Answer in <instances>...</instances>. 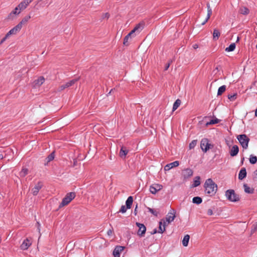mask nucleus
I'll list each match as a JSON object with an SVG mask.
<instances>
[{
  "mask_svg": "<svg viewBox=\"0 0 257 257\" xmlns=\"http://www.w3.org/2000/svg\"><path fill=\"white\" fill-rule=\"evenodd\" d=\"M244 157H243V158L241 159V164H243V161H244Z\"/></svg>",
  "mask_w": 257,
  "mask_h": 257,
  "instance_id": "nucleus-56",
  "label": "nucleus"
},
{
  "mask_svg": "<svg viewBox=\"0 0 257 257\" xmlns=\"http://www.w3.org/2000/svg\"><path fill=\"white\" fill-rule=\"evenodd\" d=\"M110 17V15L108 13H105L102 14V19H104L105 18H106L108 19Z\"/></svg>",
  "mask_w": 257,
  "mask_h": 257,
  "instance_id": "nucleus-46",
  "label": "nucleus"
},
{
  "mask_svg": "<svg viewBox=\"0 0 257 257\" xmlns=\"http://www.w3.org/2000/svg\"><path fill=\"white\" fill-rule=\"evenodd\" d=\"M220 36V32L217 29H214L213 33V39L214 41L217 40L219 37Z\"/></svg>",
  "mask_w": 257,
  "mask_h": 257,
  "instance_id": "nucleus-24",
  "label": "nucleus"
},
{
  "mask_svg": "<svg viewBox=\"0 0 257 257\" xmlns=\"http://www.w3.org/2000/svg\"><path fill=\"white\" fill-rule=\"evenodd\" d=\"M44 77L43 76H40L34 81V84L35 87H39L44 82Z\"/></svg>",
  "mask_w": 257,
  "mask_h": 257,
  "instance_id": "nucleus-18",
  "label": "nucleus"
},
{
  "mask_svg": "<svg viewBox=\"0 0 257 257\" xmlns=\"http://www.w3.org/2000/svg\"><path fill=\"white\" fill-rule=\"evenodd\" d=\"M21 25H19L18 24L14 27L13 29L10 30L7 33V36L9 37L10 36L13 34H17L18 32H19L21 30Z\"/></svg>",
  "mask_w": 257,
  "mask_h": 257,
  "instance_id": "nucleus-13",
  "label": "nucleus"
},
{
  "mask_svg": "<svg viewBox=\"0 0 257 257\" xmlns=\"http://www.w3.org/2000/svg\"><path fill=\"white\" fill-rule=\"evenodd\" d=\"M179 165V162L178 161H176L172 163H171L170 164L166 165L164 167V169L165 171H169V170L173 168V167H177Z\"/></svg>",
  "mask_w": 257,
  "mask_h": 257,
  "instance_id": "nucleus-16",
  "label": "nucleus"
},
{
  "mask_svg": "<svg viewBox=\"0 0 257 257\" xmlns=\"http://www.w3.org/2000/svg\"><path fill=\"white\" fill-rule=\"evenodd\" d=\"M137 208H138V204L136 205V207H135V208L134 209V214L135 215H136L138 213Z\"/></svg>",
  "mask_w": 257,
  "mask_h": 257,
  "instance_id": "nucleus-51",
  "label": "nucleus"
},
{
  "mask_svg": "<svg viewBox=\"0 0 257 257\" xmlns=\"http://www.w3.org/2000/svg\"><path fill=\"white\" fill-rule=\"evenodd\" d=\"M219 121H220L219 119H218L217 118H215L214 119H211L210 121L207 122L206 123V125L208 126L209 125L216 124V123H218V122H219Z\"/></svg>",
  "mask_w": 257,
  "mask_h": 257,
  "instance_id": "nucleus-36",
  "label": "nucleus"
},
{
  "mask_svg": "<svg viewBox=\"0 0 257 257\" xmlns=\"http://www.w3.org/2000/svg\"><path fill=\"white\" fill-rule=\"evenodd\" d=\"M113 232V228H112L111 229H110L107 231V234L108 236H111V235H112Z\"/></svg>",
  "mask_w": 257,
  "mask_h": 257,
  "instance_id": "nucleus-49",
  "label": "nucleus"
},
{
  "mask_svg": "<svg viewBox=\"0 0 257 257\" xmlns=\"http://www.w3.org/2000/svg\"><path fill=\"white\" fill-rule=\"evenodd\" d=\"M175 213L176 211L173 209H171L168 213L166 217V221L168 222V223H171L174 220L175 218L176 217Z\"/></svg>",
  "mask_w": 257,
  "mask_h": 257,
  "instance_id": "nucleus-10",
  "label": "nucleus"
},
{
  "mask_svg": "<svg viewBox=\"0 0 257 257\" xmlns=\"http://www.w3.org/2000/svg\"><path fill=\"white\" fill-rule=\"evenodd\" d=\"M237 93H234L233 94H228L227 97L230 101H234L236 99Z\"/></svg>",
  "mask_w": 257,
  "mask_h": 257,
  "instance_id": "nucleus-40",
  "label": "nucleus"
},
{
  "mask_svg": "<svg viewBox=\"0 0 257 257\" xmlns=\"http://www.w3.org/2000/svg\"><path fill=\"white\" fill-rule=\"evenodd\" d=\"M43 186V182L41 181H39L32 190L33 195L36 196L39 193V190L42 188Z\"/></svg>",
  "mask_w": 257,
  "mask_h": 257,
  "instance_id": "nucleus-11",
  "label": "nucleus"
},
{
  "mask_svg": "<svg viewBox=\"0 0 257 257\" xmlns=\"http://www.w3.org/2000/svg\"><path fill=\"white\" fill-rule=\"evenodd\" d=\"M148 211L153 214L155 216L157 217L159 214V212L157 211L156 210L151 208L150 207H147Z\"/></svg>",
  "mask_w": 257,
  "mask_h": 257,
  "instance_id": "nucleus-39",
  "label": "nucleus"
},
{
  "mask_svg": "<svg viewBox=\"0 0 257 257\" xmlns=\"http://www.w3.org/2000/svg\"><path fill=\"white\" fill-rule=\"evenodd\" d=\"M197 142V140H193V141H192L189 144V149H193L195 147V146L196 145Z\"/></svg>",
  "mask_w": 257,
  "mask_h": 257,
  "instance_id": "nucleus-41",
  "label": "nucleus"
},
{
  "mask_svg": "<svg viewBox=\"0 0 257 257\" xmlns=\"http://www.w3.org/2000/svg\"><path fill=\"white\" fill-rule=\"evenodd\" d=\"M80 79V77H78L76 78L73 79L69 81L68 82H66L65 84L62 85L60 86L59 89L60 91L63 90L66 88H68L69 87H70L72 85H73L76 82H77L78 80H79Z\"/></svg>",
  "mask_w": 257,
  "mask_h": 257,
  "instance_id": "nucleus-7",
  "label": "nucleus"
},
{
  "mask_svg": "<svg viewBox=\"0 0 257 257\" xmlns=\"http://www.w3.org/2000/svg\"><path fill=\"white\" fill-rule=\"evenodd\" d=\"M207 214L208 215H209V216L212 215L213 214L212 210L211 209H208Z\"/></svg>",
  "mask_w": 257,
  "mask_h": 257,
  "instance_id": "nucleus-50",
  "label": "nucleus"
},
{
  "mask_svg": "<svg viewBox=\"0 0 257 257\" xmlns=\"http://www.w3.org/2000/svg\"><path fill=\"white\" fill-rule=\"evenodd\" d=\"M144 23L143 22L140 23L128 33V36L133 37H135L136 36L135 33H139L144 29Z\"/></svg>",
  "mask_w": 257,
  "mask_h": 257,
  "instance_id": "nucleus-6",
  "label": "nucleus"
},
{
  "mask_svg": "<svg viewBox=\"0 0 257 257\" xmlns=\"http://www.w3.org/2000/svg\"><path fill=\"white\" fill-rule=\"evenodd\" d=\"M236 47L235 43H231L230 45L225 48V51L226 52H232L234 50Z\"/></svg>",
  "mask_w": 257,
  "mask_h": 257,
  "instance_id": "nucleus-33",
  "label": "nucleus"
},
{
  "mask_svg": "<svg viewBox=\"0 0 257 257\" xmlns=\"http://www.w3.org/2000/svg\"><path fill=\"white\" fill-rule=\"evenodd\" d=\"M55 157V152H52L50 154H49L47 157L45 159L46 163H45V165L48 164V163L51 161H52Z\"/></svg>",
  "mask_w": 257,
  "mask_h": 257,
  "instance_id": "nucleus-25",
  "label": "nucleus"
},
{
  "mask_svg": "<svg viewBox=\"0 0 257 257\" xmlns=\"http://www.w3.org/2000/svg\"><path fill=\"white\" fill-rule=\"evenodd\" d=\"M126 37H127L129 39L132 38V36H128V34L126 36Z\"/></svg>",
  "mask_w": 257,
  "mask_h": 257,
  "instance_id": "nucleus-58",
  "label": "nucleus"
},
{
  "mask_svg": "<svg viewBox=\"0 0 257 257\" xmlns=\"http://www.w3.org/2000/svg\"><path fill=\"white\" fill-rule=\"evenodd\" d=\"M136 224L137 226L139 227L137 234L140 237L144 236L146 232V227L144 224L139 222H136Z\"/></svg>",
  "mask_w": 257,
  "mask_h": 257,
  "instance_id": "nucleus-8",
  "label": "nucleus"
},
{
  "mask_svg": "<svg viewBox=\"0 0 257 257\" xmlns=\"http://www.w3.org/2000/svg\"><path fill=\"white\" fill-rule=\"evenodd\" d=\"M239 39H240L239 37H237V38L236 42H237L238 41H239Z\"/></svg>",
  "mask_w": 257,
  "mask_h": 257,
  "instance_id": "nucleus-59",
  "label": "nucleus"
},
{
  "mask_svg": "<svg viewBox=\"0 0 257 257\" xmlns=\"http://www.w3.org/2000/svg\"><path fill=\"white\" fill-rule=\"evenodd\" d=\"M8 38L9 37L6 34V36L1 40L0 42V45H2Z\"/></svg>",
  "mask_w": 257,
  "mask_h": 257,
  "instance_id": "nucleus-48",
  "label": "nucleus"
},
{
  "mask_svg": "<svg viewBox=\"0 0 257 257\" xmlns=\"http://www.w3.org/2000/svg\"><path fill=\"white\" fill-rule=\"evenodd\" d=\"M15 15L13 14V13L11 12V13L8 15L7 17V19L8 20H13L15 17Z\"/></svg>",
  "mask_w": 257,
  "mask_h": 257,
  "instance_id": "nucleus-45",
  "label": "nucleus"
},
{
  "mask_svg": "<svg viewBox=\"0 0 257 257\" xmlns=\"http://www.w3.org/2000/svg\"><path fill=\"white\" fill-rule=\"evenodd\" d=\"M158 232V230L156 228L153 229V230L151 232V234H154Z\"/></svg>",
  "mask_w": 257,
  "mask_h": 257,
  "instance_id": "nucleus-53",
  "label": "nucleus"
},
{
  "mask_svg": "<svg viewBox=\"0 0 257 257\" xmlns=\"http://www.w3.org/2000/svg\"><path fill=\"white\" fill-rule=\"evenodd\" d=\"M133 203V197L132 196H129L125 201V206L128 209H130L132 207Z\"/></svg>",
  "mask_w": 257,
  "mask_h": 257,
  "instance_id": "nucleus-23",
  "label": "nucleus"
},
{
  "mask_svg": "<svg viewBox=\"0 0 257 257\" xmlns=\"http://www.w3.org/2000/svg\"><path fill=\"white\" fill-rule=\"evenodd\" d=\"M4 158V156L3 154H0V160H2Z\"/></svg>",
  "mask_w": 257,
  "mask_h": 257,
  "instance_id": "nucleus-55",
  "label": "nucleus"
},
{
  "mask_svg": "<svg viewBox=\"0 0 257 257\" xmlns=\"http://www.w3.org/2000/svg\"><path fill=\"white\" fill-rule=\"evenodd\" d=\"M33 0H24L21 2L19 5L20 10H23L25 9L30 4Z\"/></svg>",
  "mask_w": 257,
  "mask_h": 257,
  "instance_id": "nucleus-14",
  "label": "nucleus"
},
{
  "mask_svg": "<svg viewBox=\"0 0 257 257\" xmlns=\"http://www.w3.org/2000/svg\"><path fill=\"white\" fill-rule=\"evenodd\" d=\"M128 152V150L127 148L125 147L122 146L119 152V156L122 158H125Z\"/></svg>",
  "mask_w": 257,
  "mask_h": 257,
  "instance_id": "nucleus-20",
  "label": "nucleus"
},
{
  "mask_svg": "<svg viewBox=\"0 0 257 257\" xmlns=\"http://www.w3.org/2000/svg\"><path fill=\"white\" fill-rule=\"evenodd\" d=\"M31 245V243L28 239L24 240L21 245V248L23 250H26Z\"/></svg>",
  "mask_w": 257,
  "mask_h": 257,
  "instance_id": "nucleus-22",
  "label": "nucleus"
},
{
  "mask_svg": "<svg viewBox=\"0 0 257 257\" xmlns=\"http://www.w3.org/2000/svg\"><path fill=\"white\" fill-rule=\"evenodd\" d=\"M204 187L205 188V194L210 197L214 196L217 190V184L210 178L205 181Z\"/></svg>",
  "mask_w": 257,
  "mask_h": 257,
  "instance_id": "nucleus-1",
  "label": "nucleus"
},
{
  "mask_svg": "<svg viewBox=\"0 0 257 257\" xmlns=\"http://www.w3.org/2000/svg\"><path fill=\"white\" fill-rule=\"evenodd\" d=\"M239 12L242 15H246L249 13V10L246 7H242L240 8Z\"/></svg>",
  "mask_w": 257,
  "mask_h": 257,
  "instance_id": "nucleus-32",
  "label": "nucleus"
},
{
  "mask_svg": "<svg viewBox=\"0 0 257 257\" xmlns=\"http://www.w3.org/2000/svg\"><path fill=\"white\" fill-rule=\"evenodd\" d=\"M2 240V239H1V237L0 236V242Z\"/></svg>",
  "mask_w": 257,
  "mask_h": 257,
  "instance_id": "nucleus-62",
  "label": "nucleus"
},
{
  "mask_svg": "<svg viewBox=\"0 0 257 257\" xmlns=\"http://www.w3.org/2000/svg\"><path fill=\"white\" fill-rule=\"evenodd\" d=\"M213 145L209 143V140L207 139L204 138L202 139L200 142V147L202 150L206 153L210 149L212 148Z\"/></svg>",
  "mask_w": 257,
  "mask_h": 257,
  "instance_id": "nucleus-5",
  "label": "nucleus"
},
{
  "mask_svg": "<svg viewBox=\"0 0 257 257\" xmlns=\"http://www.w3.org/2000/svg\"><path fill=\"white\" fill-rule=\"evenodd\" d=\"M243 187L244 189L245 192L248 193V194H252L254 192V189L253 188H250L249 187L247 186L246 184H243Z\"/></svg>",
  "mask_w": 257,
  "mask_h": 257,
  "instance_id": "nucleus-27",
  "label": "nucleus"
},
{
  "mask_svg": "<svg viewBox=\"0 0 257 257\" xmlns=\"http://www.w3.org/2000/svg\"><path fill=\"white\" fill-rule=\"evenodd\" d=\"M197 47H198V46L197 45H195L194 46V48H197Z\"/></svg>",
  "mask_w": 257,
  "mask_h": 257,
  "instance_id": "nucleus-61",
  "label": "nucleus"
},
{
  "mask_svg": "<svg viewBox=\"0 0 257 257\" xmlns=\"http://www.w3.org/2000/svg\"><path fill=\"white\" fill-rule=\"evenodd\" d=\"M202 202V199L199 196H196L193 198L192 199V202L194 204H196L197 205H199L201 204Z\"/></svg>",
  "mask_w": 257,
  "mask_h": 257,
  "instance_id": "nucleus-28",
  "label": "nucleus"
},
{
  "mask_svg": "<svg viewBox=\"0 0 257 257\" xmlns=\"http://www.w3.org/2000/svg\"><path fill=\"white\" fill-rule=\"evenodd\" d=\"M172 62V60H170L169 61L168 63H167L166 64V66L165 67V69H164V70L165 71H166L168 69V68H169L170 66V64Z\"/></svg>",
  "mask_w": 257,
  "mask_h": 257,
  "instance_id": "nucleus-47",
  "label": "nucleus"
},
{
  "mask_svg": "<svg viewBox=\"0 0 257 257\" xmlns=\"http://www.w3.org/2000/svg\"><path fill=\"white\" fill-rule=\"evenodd\" d=\"M31 18L30 16H26L18 24L19 25H21V28H22L23 25L26 23H27L28 20Z\"/></svg>",
  "mask_w": 257,
  "mask_h": 257,
  "instance_id": "nucleus-34",
  "label": "nucleus"
},
{
  "mask_svg": "<svg viewBox=\"0 0 257 257\" xmlns=\"http://www.w3.org/2000/svg\"><path fill=\"white\" fill-rule=\"evenodd\" d=\"M128 39L129 38H128L127 37H125L124 38V39H123V45H125V46H128L129 45V43H128Z\"/></svg>",
  "mask_w": 257,
  "mask_h": 257,
  "instance_id": "nucleus-44",
  "label": "nucleus"
},
{
  "mask_svg": "<svg viewBox=\"0 0 257 257\" xmlns=\"http://www.w3.org/2000/svg\"><path fill=\"white\" fill-rule=\"evenodd\" d=\"M239 152V148L237 145H233L230 150L229 153L231 157L236 156Z\"/></svg>",
  "mask_w": 257,
  "mask_h": 257,
  "instance_id": "nucleus-17",
  "label": "nucleus"
},
{
  "mask_svg": "<svg viewBox=\"0 0 257 257\" xmlns=\"http://www.w3.org/2000/svg\"><path fill=\"white\" fill-rule=\"evenodd\" d=\"M189 239H190L189 235L186 234L184 236V238L182 240V244L184 246H188Z\"/></svg>",
  "mask_w": 257,
  "mask_h": 257,
  "instance_id": "nucleus-26",
  "label": "nucleus"
},
{
  "mask_svg": "<svg viewBox=\"0 0 257 257\" xmlns=\"http://www.w3.org/2000/svg\"><path fill=\"white\" fill-rule=\"evenodd\" d=\"M249 160L251 164H255L257 162V157L253 155H251Z\"/></svg>",
  "mask_w": 257,
  "mask_h": 257,
  "instance_id": "nucleus-37",
  "label": "nucleus"
},
{
  "mask_svg": "<svg viewBox=\"0 0 257 257\" xmlns=\"http://www.w3.org/2000/svg\"><path fill=\"white\" fill-rule=\"evenodd\" d=\"M28 173V169L27 168H23L20 172V176L21 177H25Z\"/></svg>",
  "mask_w": 257,
  "mask_h": 257,
  "instance_id": "nucleus-38",
  "label": "nucleus"
},
{
  "mask_svg": "<svg viewBox=\"0 0 257 257\" xmlns=\"http://www.w3.org/2000/svg\"><path fill=\"white\" fill-rule=\"evenodd\" d=\"M21 11L19 10V8L18 7V6L15 8V9L12 11L13 13V14L15 15L16 16L17 15H19L21 13Z\"/></svg>",
  "mask_w": 257,
  "mask_h": 257,
  "instance_id": "nucleus-42",
  "label": "nucleus"
},
{
  "mask_svg": "<svg viewBox=\"0 0 257 257\" xmlns=\"http://www.w3.org/2000/svg\"><path fill=\"white\" fill-rule=\"evenodd\" d=\"M77 160L76 159H73V167H75L77 165Z\"/></svg>",
  "mask_w": 257,
  "mask_h": 257,
  "instance_id": "nucleus-52",
  "label": "nucleus"
},
{
  "mask_svg": "<svg viewBox=\"0 0 257 257\" xmlns=\"http://www.w3.org/2000/svg\"><path fill=\"white\" fill-rule=\"evenodd\" d=\"M207 17L206 20L201 24L202 25H204L209 19L211 15H212V10L210 7L209 4L208 3L207 4Z\"/></svg>",
  "mask_w": 257,
  "mask_h": 257,
  "instance_id": "nucleus-21",
  "label": "nucleus"
},
{
  "mask_svg": "<svg viewBox=\"0 0 257 257\" xmlns=\"http://www.w3.org/2000/svg\"><path fill=\"white\" fill-rule=\"evenodd\" d=\"M200 178L199 176H197L194 180V183L192 185L191 187H196L198 186L200 184Z\"/></svg>",
  "mask_w": 257,
  "mask_h": 257,
  "instance_id": "nucleus-29",
  "label": "nucleus"
},
{
  "mask_svg": "<svg viewBox=\"0 0 257 257\" xmlns=\"http://www.w3.org/2000/svg\"><path fill=\"white\" fill-rule=\"evenodd\" d=\"M127 209H128V208H126V206L122 205L121 206V208H120L119 211L118 212H117V213L121 212L122 213H124L126 212Z\"/></svg>",
  "mask_w": 257,
  "mask_h": 257,
  "instance_id": "nucleus-43",
  "label": "nucleus"
},
{
  "mask_svg": "<svg viewBox=\"0 0 257 257\" xmlns=\"http://www.w3.org/2000/svg\"><path fill=\"white\" fill-rule=\"evenodd\" d=\"M75 192H70L67 193L65 197L62 199L61 203L59 206V208H60L65 205L68 204L75 197Z\"/></svg>",
  "mask_w": 257,
  "mask_h": 257,
  "instance_id": "nucleus-3",
  "label": "nucleus"
},
{
  "mask_svg": "<svg viewBox=\"0 0 257 257\" xmlns=\"http://www.w3.org/2000/svg\"><path fill=\"white\" fill-rule=\"evenodd\" d=\"M163 188V186L159 184H154L150 187V191L151 193L155 194Z\"/></svg>",
  "mask_w": 257,
  "mask_h": 257,
  "instance_id": "nucleus-9",
  "label": "nucleus"
},
{
  "mask_svg": "<svg viewBox=\"0 0 257 257\" xmlns=\"http://www.w3.org/2000/svg\"><path fill=\"white\" fill-rule=\"evenodd\" d=\"M246 177V171L245 168H242L238 174V179L242 180Z\"/></svg>",
  "mask_w": 257,
  "mask_h": 257,
  "instance_id": "nucleus-19",
  "label": "nucleus"
},
{
  "mask_svg": "<svg viewBox=\"0 0 257 257\" xmlns=\"http://www.w3.org/2000/svg\"><path fill=\"white\" fill-rule=\"evenodd\" d=\"M256 49H257V45H256Z\"/></svg>",
  "mask_w": 257,
  "mask_h": 257,
  "instance_id": "nucleus-63",
  "label": "nucleus"
},
{
  "mask_svg": "<svg viewBox=\"0 0 257 257\" xmlns=\"http://www.w3.org/2000/svg\"><path fill=\"white\" fill-rule=\"evenodd\" d=\"M193 174V171L190 168H187L183 170L182 175L184 178V180H186L190 178Z\"/></svg>",
  "mask_w": 257,
  "mask_h": 257,
  "instance_id": "nucleus-12",
  "label": "nucleus"
},
{
  "mask_svg": "<svg viewBox=\"0 0 257 257\" xmlns=\"http://www.w3.org/2000/svg\"><path fill=\"white\" fill-rule=\"evenodd\" d=\"M162 221L159 222V230H158V233H163L164 231L166 230V222H164V227L163 228L162 227Z\"/></svg>",
  "mask_w": 257,
  "mask_h": 257,
  "instance_id": "nucleus-30",
  "label": "nucleus"
},
{
  "mask_svg": "<svg viewBox=\"0 0 257 257\" xmlns=\"http://www.w3.org/2000/svg\"><path fill=\"white\" fill-rule=\"evenodd\" d=\"M113 90H114V89H111L110 90V91H109V92L108 93V94L112 93V92L113 91Z\"/></svg>",
  "mask_w": 257,
  "mask_h": 257,
  "instance_id": "nucleus-57",
  "label": "nucleus"
},
{
  "mask_svg": "<svg viewBox=\"0 0 257 257\" xmlns=\"http://www.w3.org/2000/svg\"><path fill=\"white\" fill-rule=\"evenodd\" d=\"M124 247L122 246H116L113 251V254L114 257H120V252L124 249Z\"/></svg>",
  "mask_w": 257,
  "mask_h": 257,
  "instance_id": "nucleus-15",
  "label": "nucleus"
},
{
  "mask_svg": "<svg viewBox=\"0 0 257 257\" xmlns=\"http://www.w3.org/2000/svg\"><path fill=\"white\" fill-rule=\"evenodd\" d=\"M237 139L243 149H247L248 147L249 139L245 134L240 135L237 137Z\"/></svg>",
  "mask_w": 257,
  "mask_h": 257,
  "instance_id": "nucleus-4",
  "label": "nucleus"
},
{
  "mask_svg": "<svg viewBox=\"0 0 257 257\" xmlns=\"http://www.w3.org/2000/svg\"><path fill=\"white\" fill-rule=\"evenodd\" d=\"M181 101L179 99H177L173 104L172 110L174 111L176 110L180 105Z\"/></svg>",
  "mask_w": 257,
  "mask_h": 257,
  "instance_id": "nucleus-31",
  "label": "nucleus"
},
{
  "mask_svg": "<svg viewBox=\"0 0 257 257\" xmlns=\"http://www.w3.org/2000/svg\"><path fill=\"white\" fill-rule=\"evenodd\" d=\"M254 174L257 175V169L254 171Z\"/></svg>",
  "mask_w": 257,
  "mask_h": 257,
  "instance_id": "nucleus-60",
  "label": "nucleus"
},
{
  "mask_svg": "<svg viewBox=\"0 0 257 257\" xmlns=\"http://www.w3.org/2000/svg\"><path fill=\"white\" fill-rule=\"evenodd\" d=\"M253 227V229L254 230H257V222H256L255 224H253L252 225Z\"/></svg>",
  "mask_w": 257,
  "mask_h": 257,
  "instance_id": "nucleus-54",
  "label": "nucleus"
},
{
  "mask_svg": "<svg viewBox=\"0 0 257 257\" xmlns=\"http://www.w3.org/2000/svg\"><path fill=\"white\" fill-rule=\"evenodd\" d=\"M225 196L227 199L231 202H237L240 200L239 195L236 194L233 189L227 190L225 192Z\"/></svg>",
  "mask_w": 257,
  "mask_h": 257,
  "instance_id": "nucleus-2",
  "label": "nucleus"
},
{
  "mask_svg": "<svg viewBox=\"0 0 257 257\" xmlns=\"http://www.w3.org/2000/svg\"><path fill=\"white\" fill-rule=\"evenodd\" d=\"M226 90V86L225 85H222L219 87L217 91V95L219 96L222 95L225 91Z\"/></svg>",
  "mask_w": 257,
  "mask_h": 257,
  "instance_id": "nucleus-35",
  "label": "nucleus"
}]
</instances>
